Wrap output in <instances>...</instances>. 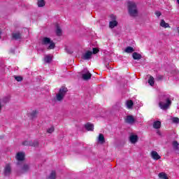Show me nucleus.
Returning <instances> with one entry per match:
<instances>
[{
  "label": "nucleus",
  "instance_id": "obj_1",
  "mask_svg": "<svg viewBox=\"0 0 179 179\" xmlns=\"http://www.w3.org/2000/svg\"><path fill=\"white\" fill-rule=\"evenodd\" d=\"M171 105V101L170 100V95L166 93H161L159 94V106L162 110H167Z\"/></svg>",
  "mask_w": 179,
  "mask_h": 179
},
{
  "label": "nucleus",
  "instance_id": "obj_2",
  "mask_svg": "<svg viewBox=\"0 0 179 179\" xmlns=\"http://www.w3.org/2000/svg\"><path fill=\"white\" fill-rule=\"evenodd\" d=\"M67 92H68V88L65 87H62L59 89V92L56 94L55 97L54 98L55 101H59V102L62 101L65 96H66Z\"/></svg>",
  "mask_w": 179,
  "mask_h": 179
},
{
  "label": "nucleus",
  "instance_id": "obj_3",
  "mask_svg": "<svg viewBox=\"0 0 179 179\" xmlns=\"http://www.w3.org/2000/svg\"><path fill=\"white\" fill-rule=\"evenodd\" d=\"M128 10L130 16H138V8L136 3L134 1L127 2Z\"/></svg>",
  "mask_w": 179,
  "mask_h": 179
},
{
  "label": "nucleus",
  "instance_id": "obj_4",
  "mask_svg": "<svg viewBox=\"0 0 179 179\" xmlns=\"http://www.w3.org/2000/svg\"><path fill=\"white\" fill-rule=\"evenodd\" d=\"M41 44L46 47L48 50H54L55 48V43L51 41L50 38H43L41 40Z\"/></svg>",
  "mask_w": 179,
  "mask_h": 179
},
{
  "label": "nucleus",
  "instance_id": "obj_5",
  "mask_svg": "<svg viewBox=\"0 0 179 179\" xmlns=\"http://www.w3.org/2000/svg\"><path fill=\"white\" fill-rule=\"evenodd\" d=\"M111 21L109 22L110 29H114L116 26H118V22H117V17L114 15H110Z\"/></svg>",
  "mask_w": 179,
  "mask_h": 179
},
{
  "label": "nucleus",
  "instance_id": "obj_6",
  "mask_svg": "<svg viewBox=\"0 0 179 179\" xmlns=\"http://www.w3.org/2000/svg\"><path fill=\"white\" fill-rule=\"evenodd\" d=\"M82 76L84 80H89L92 78V73L87 71V69H85L83 71Z\"/></svg>",
  "mask_w": 179,
  "mask_h": 179
},
{
  "label": "nucleus",
  "instance_id": "obj_7",
  "mask_svg": "<svg viewBox=\"0 0 179 179\" xmlns=\"http://www.w3.org/2000/svg\"><path fill=\"white\" fill-rule=\"evenodd\" d=\"M92 55H93V52L87 51L83 54L82 59L87 61V60L90 59V58H92Z\"/></svg>",
  "mask_w": 179,
  "mask_h": 179
},
{
  "label": "nucleus",
  "instance_id": "obj_8",
  "mask_svg": "<svg viewBox=\"0 0 179 179\" xmlns=\"http://www.w3.org/2000/svg\"><path fill=\"white\" fill-rule=\"evenodd\" d=\"M139 139V137H138V135L135 134H131L129 136V141L131 143L135 144L136 142H138Z\"/></svg>",
  "mask_w": 179,
  "mask_h": 179
},
{
  "label": "nucleus",
  "instance_id": "obj_9",
  "mask_svg": "<svg viewBox=\"0 0 179 179\" xmlns=\"http://www.w3.org/2000/svg\"><path fill=\"white\" fill-rule=\"evenodd\" d=\"M10 173H12V167L10 164H7L4 168V176H10Z\"/></svg>",
  "mask_w": 179,
  "mask_h": 179
},
{
  "label": "nucleus",
  "instance_id": "obj_10",
  "mask_svg": "<svg viewBox=\"0 0 179 179\" xmlns=\"http://www.w3.org/2000/svg\"><path fill=\"white\" fill-rule=\"evenodd\" d=\"M20 173H22V174L24 173H28V171H30V165L27 164H24L21 169H20Z\"/></svg>",
  "mask_w": 179,
  "mask_h": 179
},
{
  "label": "nucleus",
  "instance_id": "obj_11",
  "mask_svg": "<svg viewBox=\"0 0 179 179\" xmlns=\"http://www.w3.org/2000/svg\"><path fill=\"white\" fill-rule=\"evenodd\" d=\"M150 156L153 160H160V159H162V157H160L159 153H157L156 151H152L150 152Z\"/></svg>",
  "mask_w": 179,
  "mask_h": 179
},
{
  "label": "nucleus",
  "instance_id": "obj_12",
  "mask_svg": "<svg viewBox=\"0 0 179 179\" xmlns=\"http://www.w3.org/2000/svg\"><path fill=\"white\" fill-rule=\"evenodd\" d=\"M15 157L18 162H22V160H24V152L17 153Z\"/></svg>",
  "mask_w": 179,
  "mask_h": 179
},
{
  "label": "nucleus",
  "instance_id": "obj_13",
  "mask_svg": "<svg viewBox=\"0 0 179 179\" xmlns=\"http://www.w3.org/2000/svg\"><path fill=\"white\" fill-rule=\"evenodd\" d=\"M159 26H161V27H163L164 29L170 28V24H169V23H166V21H164V20H161Z\"/></svg>",
  "mask_w": 179,
  "mask_h": 179
},
{
  "label": "nucleus",
  "instance_id": "obj_14",
  "mask_svg": "<svg viewBox=\"0 0 179 179\" xmlns=\"http://www.w3.org/2000/svg\"><path fill=\"white\" fill-rule=\"evenodd\" d=\"M106 142V139L104 138V135L103 134H99L98 136V143L103 144Z\"/></svg>",
  "mask_w": 179,
  "mask_h": 179
},
{
  "label": "nucleus",
  "instance_id": "obj_15",
  "mask_svg": "<svg viewBox=\"0 0 179 179\" xmlns=\"http://www.w3.org/2000/svg\"><path fill=\"white\" fill-rule=\"evenodd\" d=\"M126 122H127V124H134V122H135V119L134 118V116H127L126 118Z\"/></svg>",
  "mask_w": 179,
  "mask_h": 179
},
{
  "label": "nucleus",
  "instance_id": "obj_16",
  "mask_svg": "<svg viewBox=\"0 0 179 179\" xmlns=\"http://www.w3.org/2000/svg\"><path fill=\"white\" fill-rule=\"evenodd\" d=\"M132 57L134 59H137V60H139L142 58V55H141V54L136 52H134L133 54H132Z\"/></svg>",
  "mask_w": 179,
  "mask_h": 179
},
{
  "label": "nucleus",
  "instance_id": "obj_17",
  "mask_svg": "<svg viewBox=\"0 0 179 179\" xmlns=\"http://www.w3.org/2000/svg\"><path fill=\"white\" fill-rule=\"evenodd\" d=\"M160 127H162V122H160V121L154 122L153 128H155V129H159V128H160Z\"/></svg>",
  "mask_w": 179,
  "mask_h": 179
},
{
  "label": "nucleus",
  "instance_id": "obj_18",
  "mask_svg": "<svg viewBox=\"0 0 179 179\" xmlns=\"http://www.w3.org/2000/svg\"><path fill=\"white\" fill-rule=\"evenodd\" d=\"M134 51H135L134 50V48H132L131 46H128L127 48H126L124 49V52H127V54H131V53L134 52Z\"/></svg>",
  "mask_w": 179,
  "mask_h": 179
},
{
  "label": "nucleus",
  "instance_id": "obj_19",
  "mask_svg": "<svg viewBox=\"0 0 179 179\" xmlns=\"http://www.w3.org/2000/svg\"><path fill=\"white\" fill-rule=\"evenodd\" d=\"M126 106L127 108L129 109L132 108V106H134V101L132 100H128L126 101Z\"/></svg>",
  "mask_w": 179,
  "mask_h": 179
},
{
  "label": "nucleus",
  "instance_id": "obj_20",
  "mask_svg": "<svg viewBox=\"0 0 179 179\" xmlns=\"http://www.w3.org/2000/svg\"><path fill=\"white\" fill-rule=\"evenodd\" d=\"M85 128L87 131H93V129H94V126L92 124L87 123L85 124Z\"/></svg>",
  "mask_w": 179,
  "mask_h": 179
},
{
  "label": "nucleus",
  "instance_id": "obj_21",
  "mask_svg": "<svg viewBox=\"0 0 179 179\" xmlns=\"http://www.w3.org/2000/svg\"><path fill=\"white\" fill-rule=\"evenodd\" d=\"M158 177L160 179H169V177H167V174H166V173L164 172L159 173Z\"/></svg>",
  "mask_w": 179,
  "mask_h": 179
},
{
  "label": "nucleus",
  "instance_id": "obj_22",
  "mask_svg": "<svg viewBox=\"0 0 179 179\" xmlns=\"http://www.w3.org/2000/svg\"><path fill=\"white\" fill-rule=\"evenodd\" d=\"M56 34L57 36H61L62 34V29H61V27H59V25H56Z\"/></svg>",
  "mask_w": 179,
  "mask_h": 179
},
{
  "label": "nucleus",
  "instance_id": "obj_23",
  "mask_svg": "<svg viewBox=\"0 0 179 179\" xmlns=\"http://www.w3.org/2000/svg\"><path fill=\"white\" fill-rule=\"evenodd\" d=\"M45 62H47L48 64L50 63L51 61H52V57L50 55H46L44 58Z\"/></svg>",
  "mask_w": 179,
  "mask_h": 179
},
{
  "label": "nucleus",
  "instance_id": "obj_24",
  "mask_svg": "<svg viewBox=\"0 0 179 179\" xmlns=\"http://www.w3.org/2000/svg\"><path fill=\"white\" fill-rule=\"evenodd\" d=\"M148 83L150 85V86L155 85V78H153V76H150L148 79Z\"/></svg>",
  "mask_w": 179,
  "mask_h": 179
},
{
  "label": "nucleus",
  "instance_id": "obj_25",
  "mask_svg": "<svg viewBox=\"0 0 179 179\" xmlns=\"http://www.w3.org/2000/svg\"><path fill=\"white\" fill-rule=\"evenodd\" d=\"M56 177H57V173H55V171H52L48 179H55Z\"/></svg>",
  "mask_w": 179,
  "mask_h": 179
},
{
  "label": "nucleus",
  "instance_id": "obj_26",
  "mask_svg": "<svg viewBox=\"0 0 179 179\" xmlns=\"http://www.w3.org/2000/svg\"><path fill=\"white\" fill-rule=\"evenodd\" d=\"M45 5L44 0H38V6L39 8H43Z\"/></svg>",
  "mask_w": 179,
  "mask_h": 179
},
{
  "label": "nucleus",
  "instance_id": "obj_27",
  "mask_svg": "<svg viewBox=\"0 0 179 179\" xmlns=\"http://www.w3.org/2000/svg\"><path fill=\"white\" fill-rule=\"evenodd\" d=\"M22 145H24V146H27V145H30V146H37L38 143H36V144H31L30 142L29 141H24L22 143Z\"/></svg>",
  "mask_w": 179,
  "mask_h": 179
},
{
  "label": "nucleus",
  "instance_id": "obj_28",
  "mask_svg": "<svg viewBox=\"0 0 179 179\" xmlns=\"http://www.w3.org/2000/svg\"><path fill=\"white\" fill-rule=\"evenodd\" d=\"M13 37L15 40H19V38H20V33L17 32V33L13 34Z\"/></svg>",
  "mask_w": 179,
  "mask_h": 179
},
{
  "label": "nucleus",
  "instance_id": "obj_29",
  "mask_svg": "<svg viewBox=\"0 0 179 179\" xmlns=\"http://www.w3.org/2000/svg\"><path fill=\"white\" fill-rule=\"evenodd\" d=\"M55 128H54V127H49L48 129H47V132H48V134H52V132H54V131H55Z\"/></svg>",
  "mask_w": 179,
  "mask_h": 179
},
{
  "label": "nucleus",
  "instance_id": "obj_30",
  "mask_svg": "<svg viewBox=\"0 0 179 179\" xmlns=\"http://www.w3.org/2000/svg\"><path fill=\"white\" fill-rule=\"evenodd\" d=\"M173 149L177 150H178L179 144H178V143L177 141H173Z\"/></svg>",
  "mask_w": 179,
  "mask_h": 179
},
{
  "label": "nucleus",
  "instance_id": "obj_31",
  "mask_svg": "<svg viewBox=\"0 0 179 179\" xmlns=\"http://www.w3.org/2000/svg\"><path fill=\"white\" fill-rule=\"evenodd\" d=\"M31 118H34L37 115V110H33L31 113Z\"/></svg>",
  "mask_w": 179,
  "mask_h": 179
},
{
  "label": "nucleus",
  "instance_id": "obj_32",
  "mask_svg": "<svg viewBox=\"0 0 179 179\" xmlns=\"http://www.w3.org/2000/svg\"><path fill=\"white\" fill-rule=\"evenodd\" d=\"M15 79L17 82H22V80H23V78H22V76H15Z\"/></svg>",
  "mask_w": 179,
  "mask_h": 179
},
{
  "label": "nucleus",
  "instance_id": "obj_33",
  "mask_svg": "<svg viewBox=\"0 0 179 179\" xmlns=\"http://www.w3.org/2000/svg\"><path fill=\"white\" fill-rule=\"evenodd\" d=\"M172 122H174V124H178V122H179L178 117H173V118H172Z\"/></svg>",
  "mask_w": 179,
  "mask_h": 179
},
{
  "label": "nucleus",
  "instance_id": "obj_34",
  "mask_svg": "<svg viewBox=\"0 0 179 179\" xmlns=\"http://www.w3.org/2000/svg\"><path fill=\"white\" fill-rule=\"evenodd\" d=\"M2 107H3V100L0 99V111H1Z\"/></svg>",
  "mask_w": 179,
  "mask_h": 179
},
{
  "label": "nucleus",
  "instance_id": "obj_35",
  "mask_svg": "<svg viewBox=\"0 0 179 179\" xmlns=\"http://www.w3.org/2000/svg\"><path fill=\"white\" fill-rule=\"evenodd\" d=\"M97 52H99V49H97L96 48H94L92 54H97Z\"/></svg>",
  "mask_w": 179,
  "mask_h": 179
},
{
  "label": "nucleus",
  "instance_id": "obj_36",
  "mask_svg": "<svg viewBox=\"0 0 179 179\" xmlns=\"http://www.w3.org/2000/svg\"><path fill=\"white\" fill-rule=\"evenodd\" d=\"M155 15H156L157 17H160V16H162V13L157 11L155 13Z\"/></svg>",
  "mask_w": 179,
  "mask_h": 179
},
{
  "label": "nucleus",
  "instance_id": "obj_37",
  "mask_svg": "<svg viewBox=\"0 0 179 179\" xmlns=\"http://www.w3.org/2000/svg\"><path fill=\"white\" fill-rule=\"evenodd\" d=\"M157 80H162V79H163V76H157Z\"/></svg>",
  "mask_w": 179,
  "mask_h": 179
},
{
  "label": "nucleus",
  "instance_id": "obj_38",
  "mask_svg": "<svg viewBox=\"0 0 179 179\" xmlns=\"http://www.w3.org/2000/svg\"><path fill=\"white\" fill-rule=\"evenodd\" d=\"M0 34H1V31H0Z\"/></svg>",
  "mask_w": 179,
  "mask_h": 179
}]
</instances>
